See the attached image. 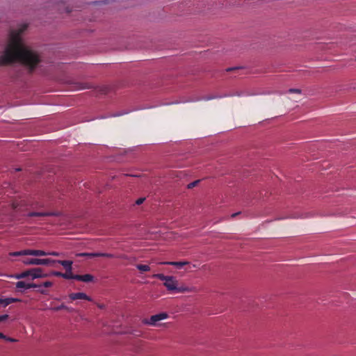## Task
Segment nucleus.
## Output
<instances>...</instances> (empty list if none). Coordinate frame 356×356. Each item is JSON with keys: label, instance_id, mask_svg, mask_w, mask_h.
Returning a JSON list of instances; mask_svg holds the SVG:
<instances>
[{"label": "nucleus", "instance_id": "obj_1", "mask_svg": "<svg viewBox=\"0 0 356 356\" xmlns=\"http://www.w3.org/2000/svg\"><path fill=\"white\" fill-rule=\"evenodd\" d=\"M26 28V25H23L19 30L11 32L10 42L0 56V65H7L18 61L33 71L40 63V56L26 47L22 41L21 34Z\"/></svg>", "mask_w": 356, "mask_h": 356}, {"label": "nucleus", "instance_id": "obj_2", "mask_svg": "<svg viewBox=\"0 0 356 356\" xmlns=\"http://www.w3.org/2000/svg\"><path fill=\"white\" fill-rule=\"evenodd\" d=\"M152 277L158 278L160 280L164 281L163 285L168 291H175L176 289H177L178 281L172 276H168L161 273H158L154 274Z\"/></svg>", "mask_w": 356, "mask_h": 356}, {"label": "nucleus", "instance_id": "obj_3", "mask_svg": "<svg viewBox=\"0 0 356 356\" xmlns=\"http://www.w3.org/2000/svg\"><path fill=\"white\" fill-rule=\"evenodd\" d=\"M22 262L26 265L54 266L56 264V260L51 259L25 258L22 260Z\"/></svg>", "mask_w": 356, "mask_h": 356}, {"label": "nucleus", "instance_id": "obj_4", "mask_svg": "<svg viewBox=\"0 0 356 356\" xmlns=\"http://www.w3.org/2000/svg\"><path fill=\"white\" fill-rule=\"evenodd\" d=\"M167 318L168 314L165 312H162L155 315H152L149 319H143V323L147 325H156L157 322L161 320L166 319Z\"/></svg>", "mask_w": 356, "mask_h": 356}, {"label": "nucleus", "instance_id": "obj_5", "mask_svg": "<svg viewBox=\"0 0 356 356\" xmlns=\"http://www.w3.org/2000/svg\"><path fill=\"white\" fill-rule=\"evenodd\" d=\"M69 297L72 300H86L88 301L92 300L90 297H89L85 293H83V292L70 293L69 295Z\"/></svg>", "mask_w": 356, "mask_h": 356}, {"label": "nucleus", "instance_id": "obj_6", "mask_svg": "<svg viewBox=\"0 0 356 356\" xmlns=\"http://www.w3.org/2000/svg\"><path fill=\"white\" fill-rule=\"evenodd\" d=\"M16 288L17 289H29L31 288H40L41 285H38L37 284L34 283H26L24 281H18L15 284Z\"/></svg>", "mask_w": 356, "mask_h": 356}, {"label": "nucleus", "instance_id": "obj_7", "mask_svg": "<svg viewBox=\"0 0 356 356\" xmlns=\"http://www.w3.org/2000/svg\"><path fill=\"white\" fill-rule=\"evenodd\" d=\"M31 280L47 277V275L42 273V269L41 268H31Z\"/></svg>", "mask_w": 356, "mask_h": 356}, {"label": "nucleus", "instance_id": "obj_8", "mask_svg": "<svg viewBox=\"0 0 356 356\" xmlns=\"http://www.w3.org/2000/svg\"><path fill=\"white\" fill-rule=\"evenodd\" d=\"M57 214L54 212H29L27 214L29 217H47V216H55Z\"/></svg>", "mask_w": 356, "mask_h": 356}, {"label": "nucleus", "instance_id": "obj_9", "mask_svg": "<svg viewBox=\"0 0 356 356\" xmlns=\"http://www.w3.org/2000/svg\"><path fill=\"white\" fill-rule=\"evenodd\" d=\"M94 277L90 274H86V275H75V280L81 281L83 282H90L93 281Z\"/></svg>", "mask_w": 356, "mask_h": 356}, {"label": "nucleus", "instance_id": "obj_10", "mask_svg": "<svg viewBox=\"0 0 356 356\" xmlns=\"http://www.w3.org/2000/svg\"><path fill=\"white\" fill-rule=\"evenodd\" d=\"M162 264L176 266L177 268H181L184 266L188 264V261H165Z\"/></svg>", "mask_w": 356, "mask_h": 356}, {"label": "nucleus", "instance_id": "obj_11", "mask_svg": "<svg viewBox=\"0 0 356 356\" xmlns=\"http://www.w3.org/2000/svg\"><path fill=\"white\" fill-rule=\"evenodd\" d=\"M11 277H14L15 279L19 280L22 278H26L28 277H31V269L26 270L25 271L22 272L21 273L15 274L14 275H11Z\"/></svg>", "mask_w": 356, "mask_h": 356}, {"label": "nucleus", "instance_id": "obj_12", "mask_svg": "<svg viewBox=\"0 0 356 356\" xmlns=\"http://www.w3.org/2000/svg\"><path fill=\"white\" fill-rule=\"evenodd\" d=\"M27 254L33 256H46L48 255L49 253L40 250H27Z\"/></svg>", "mask_w": 356, "mask_h": 356}, {"label": "nucleus", "instance_id": "obj_13", "mask_svg": "<svg viewBox=\"0 0 356 356\" xmlns=\"http://www.w3.org/2000/svg\"><path fill=\"white\" fill-rule=\"evenodd\" d=\"M56 263H58L60 264H61L65 268V270H67V271H70L72 270V261H69V260H63V261H61V260H56Z\"/></svg>", "mask_w": 356, "mask_h": 356}, {"label": "nucleus", "instance_id": "obj_14", "mask_svg": "<svg viewBox=\"0 0 356 356\" xmlns=\"http://www.w3.org/2000/svg\"><path fill=\"white\" fill-rule=\"evenodd\" d=\"M40 285H41V286L38 288L39 289L38 290V291H39L42 294H47V291L45 289H42L41 288L42 286L46 288L51 287L53 285V283L50 281H46L42 284H40Z\"/></svg>", "mask_w": 356, "mask_h": 356}, {"label": "nucleus", "instance_id": "obj_15", "mask_svg": "<svg viewBox=\"0 0 356 356\" xmlns=\"http://www.w3.org/2000/svg\"><path fill=\"white\" fill-rule=\"evenodd\" d=\"M195 291V288H189V287H185V286H178L177 289H176V292L178 293H184V292H192Z\"/></svg>", "mask_w": 356, "mask_h": 356}, {"label": "nucleus", "instance_id": "obj_16", "mask_svg": "<svg viewBox=\"0 0 356 356\" xmlns=\"http://www.w3.org/2000/svg\"><path fill=\"white\" fill-rule=\"evenodd\" d=\"M78 257H87L89 258L98 257V252H81L77 254Z\"/></svg>", "mask_w": 356, "mask_h": 356}, {"label": "nucleus", "instance_id": "obj_17", "mask_svg": "<svg viewBox=\"0 0 356 356\" xmlns=\"http://www.w3.org/2000/svg\"><path fill=\"white\" fill-rule=\"evenodd\" d=\"M17 301H18L17 299L6 298V299H4V300H0V304H2V305H3V306L6 307V306L10 305L12 302H17Z\"/></svg>", "mask_w": 356, "mask_h": 356}, {"label": "nucleus", "instance_id": "obj_18", "mask_svg": "<svg viewBox=\"0 0 356 356\" xmlns=\"http://www.w3.org/2000/svg\"><path fill=\"white\" fill-rule=\"evenodd\" d=\"M136 268L141 272H147L150 270V267L148 265L137 264Z\"/></svg>", "mask_w": 356, "mask_h": 356}, {"label": "nucleus", "instance_id": "obj_19", "mask_svg": "<svg viewBox=\"0 0 356 356\" xmlns=\"http://www.w3.org/2000/svg\"><path fill=\"white\" fill-rule=\"evenodd\" d=\"M75 275H73L72 273V270L67 271L66 270L65 273H63V278L70 280V279H74L75 280Z\"/></svg>", "mask_w": 356, "mask_h": 356}, {"label": "nucleus", "instance_id": "obj_20", "mask_svg": "<svg viewBox=\"0 0 356 356\" xmlns=\"http://www.w3.org/2000/svg\"><path fill=\"white\" fill-rule=\"evenodd\" d=\"M10 256L13 257H17V256H22V255H28L27 254V250L17 251V252H13L10 253Z\"/></svg>", "mask_w": 356, "mask_h": 356}, {"label": "nucleus", "instance_id": "obj_21", "mask_svg": "<svg viewBox=\"0 0 356 356\" xmlns=\"http://www.w3.org/2000/svg\"><path fill=\"white\" fill-rule=\"evenodd\" d=\"M98 257L114 258L115 256L113 254L98 252Z\"/></svg>", "mask_w": 356, "mask_h": 356}, {"label": "nucleus", "instance_id": "obj_22", "mask_svg": "<svg viewBox=\"0 0 356 356\" xmlns=\"http://www.w3.org/2000/svg\"><path fill=\"white\" fill-rule=\"evenodd\" d=\"M200 182V180H196L195 181H193L188 185V188H192L195 187L198 183Z\"/></svg>", "mask_w": 356, "mask_h": 356}, {"label": "nucleus", "instance_id": "obj_23", "mask_svg": "<svg viewBox=\"0 0 356 356\" xmlns=\"http://www.w3.org/2000/svg\"><path fill=\"white\" fill-rule=\"evenodd\" d=\"M9 316L8 314H3L0 316V323L5 321L8 318Z\"/></svg>", "mask_w": 356, "mask_h": 356}, {"label": "nucleus", "instance_id": "obj_24", "mask_svg": "<svg viewBox=\"0 0 356 356\" xmlns=\"http://www.w3.org/2000/svg\"><path fill=\"white\" fill-rule=\"evenodd\" d=\"M51 274L56 277H63V273L58 272V271H54V272H52Z\"/></svg>", "mask_w": 356, "mask_h": 356}, {"label": "nucleus", "instance_id": "obj_25", "mask_svg": "<svg viewBox=\"0 0 356 356\" xmlns=\"http://www.w3.org/2000/svg\"><path fill=\"white\" fill-rule=\"evenodd\" d=\"M289 93H293V92H296V93H298V94H300L301 92V90H299V89H289V91H288Z\"/></svg>", "mask_w": 356, "mask_h": 356}, {"label": "nucleus", "instance_id": "obj_26", "mask_svg": "<svg viewBox=\"0 0 356 356\" xmlns=\"http://www.w3.org/2000/svg\"><path fill=\"white\" fill-rule=\"evenodd\" d=\"M145 197H140V198H138L136 201V204H138V205H140L141 204L143 203V202L145 201Z\"/></svg>", "mask_w": 356, "mask_h": 356}, {"label": "nucleus", "instance_id": "obj_27", "mask_svg": "<svg viewBox=\"0 0 356 356\" xmlns=\"http://www.w3.org/2000/svg\"><path fill=\"white\" fill-rule=\"evenodd\" d=\"M67 309V310H70V309H69L68 307H66L65 305H61L60 306H59V307H58L56 308V309H57V310H60V309Z\"/></svg>", "mask_w": 356, "mask_h": 356}, {"label": "nucleus", "instance_id": "obj_28", "mask_svg": "<svg viewBox=\"0 0 356 356\" xmlns=\"http://www.w3.org/2000/svg\"><path fill=\"white\" fill-rule=\"evenodd\" d=\"M130 333L134 334V335H135V336H136V337H139L141 334V332L140 331L131 332Z\"/></svg>", "mask_w": 356, "mask_h": 356}, {"label": "nucleus", "instance_id": "obj_29", "mask_svg": "<svg viewBox=\"0 0 356 356\" xmlns=\"http://www.w3.org/2000/svg\"><path fill=\"white\" fill-rule=\"evenodd\" d=\"M238 69H239V67H229L226 70L227 72H230V71L237 70Z\"/></svg>", "mask_w": 356, "mask_h": 356}, {"label": "nucleus", "instance_id": "obj_30", "mask_svg": "<svg viewBox=\"0 0 356 356\" xmlns=\"http://www.w3.org/2000/svg\"><path fill=\"white\" fill-rule=\"evenodd\" d=\"M115 257L120 258V259H126L127 256L124 255V254H121V255H119V256H115Z\"/></svg>", "mask_w": 356, "mask_h": 356}, {"label": "nucleus", "instance_id": "obj_31", "mask_svg": "<svg viewBox=\"0 0 356 356\" xmlns=\"http://www.w3.org/2000/svg\"><path fill=\"white\" fill-rule=\"evenodd\" d=\"M48 253H49L48 255H54V256H58V253L56 252H48Z\"/></svg>", "mask_w": 356, "mask_h": 356}, {"label": "nucleus", "instance_id": "obj_32", "mask_svg": "<svg viewBox=\"0 0 356 356\" xmlns=\"http://www.w3.org/2000/svg\"><path fill=\"white\" fill-rule=\"evenodd\" d=\"M5 339L7 340V341H15V339H13L12 338L7 337L6 336V339Z\"/></svg>", "mask_w": 356, "mask_h": 356}, {"label": "nucleus", "instance_id": "obj_33", "mask_svg": "<svg viewBox=\"0 0 356 356\" xmlns=\"http://www.w3.org/2000/svg\"><path fill=\"white\" fill-rule=\"evenodd\" d=\"M0 339H6V336L1 332H0Z\"/></svg>", "mask_w": 356, "mask_h": 356}, {"label": "nucleus", "instance_id": "obj_34", "mask_svg": "<svg viewBox=\"0 0 356 356\" xmlns=\"http://www.w3.org/2000/svg\"><path fill=\"white\" fill-rule=\"evenodd\" d=\"M98 307H99V308H100V309H104V305L99 304V305H98Z\"/></svg>", "mask_w": 356, "mask_h": 356}, {"label": "nucleus", "instance_id": "obj_35", "mask_svg": "<svg viewBox=\"0 0 356 356\" xmlns=\"http://www.w3.org/2000/svg\"><path fill=\"white\" fill-rule=\"evenodd\" d=\"M238 214V213H236L232 214V216L234 217V216H237Z\"/></svg>", "mask_w": 356, "mask_h": 356}, {"label": "nucleus", "instance_id": "obj_36", "mask_svg": "<svg viewBox=\"0 0 356 356\" xmlns=\"http://www.w3.org/2000/svg\"><path fill=\"white\" fill-rule=\"evenodd\" d=\"M103 92L106 94L107 92V88H105Z\"/></svg>", "mask_w": 356, "mask_h": 356}, {"label": "nucleus", "instance_id": "obj_37", "mask_svg": "<svg viewBox=\"0 0 356 356\" xmlns=\"http://www.w3.org/2000/svg\"><path fill=\"white\" fill-rule=\"evenodd\" d=\"M13 207H14L15 209H16V208L17 207V205H15V204H13Z\"/></svg>", "mask_w": 356, "mask_h": 356}, {"label": "nucleus", "instance_id": "obj_38", "mask_svg": "<svg viewBox=\"0 0 356 356\" xmlns=\"http://www.w3.org/2000/svg\"><path fill=\"white\" fill-rule=\"evenodd\" d=\"M66 12H67V13H70V10H69L68 9H67Z\"/></svg>", "mask_w": 356, "mask_h": 356}]
</instances>
